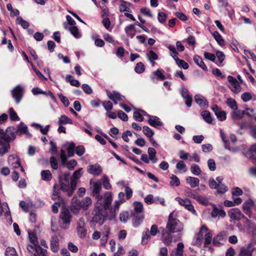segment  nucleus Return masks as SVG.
<instances>
[{
    "instance_id": "f257e3e1",
    "label": "nucleus",
    "mask_w": 256,
    "mask_h": 256,
    "mask_svg": "<svg viewBox=\"0 0 256 256\" xmlns=\"http://www.w3.org/2000/svg\"><path fill=\"white\" fill-rule=\"evenodd\" d=\"M112 200V192H106L104 194V202H96L92 214L91 223L94 224H98L100 225L104 223L108 216L107 210L110 209Z\"/></svg>"
},
{
    "instance_id": "f03ea898",
    "label": "nucleus",
    "mask_w": 256,
    "mask_h": 256,
    "mask_svg": "<svg viewBox=\"0 0 256 256\" xmlns=\"http://www.w3.org/2000/svg\"><path fill=\"white\" fill-rule=\"evenodd\" d=\"M16 138L14 127L9 126L4 131L0 128V156H3L10 150V142Z\"/></svg>"
},
{
    "instance_id": "7ed1b4c3",
    "label": "nucleus",
    "mask_w": 256,
    "mask_h": 256,
    "mask_svg": "<svg viewBox=\"0 0 256 256\" xmlns=\"http://www.w3.org/2000/svg\"><path fill=\"white\" fill-rule=\"evenodd\" d=\"M70 174L68 172H64L60 179V189L64 192L67 193L68 196L72 195L77 186V181L70 178Z\"/></svg>"
},
{
    "instance_id": "20e7f679",
    "label": "nucleus",
    "mask_w": 256,
    "mask_h": 256,
    "mask_svg": "<svg viewBox=\"0 0 256 256\" xmlns=\"http://www.w3.org/2000/svg\"><path fill=\"white\" fill-rule=\"evenodd\" d=\"M228 216L234 220L239 221L242 218L245 220L244 226L249 231L253 233L256 232V226L254 224L250 222V220L241 212L238 208H232L228 212Z\"/></svg>"
},
{
    "instance_id": "39448f33",
    "label": "nucleus",
    "mask_w": 256,
    "mask_h": 256,
    "mask_svg": "<svg viewBox=\"0 0 256 256\" xmlns=\"http://www.w3.org/2000/svg\"><path fill=\"white\" fill-rule=\"evenodd\" d=\"M166 230L172 233L180 232L184 230V224L176 218L174 212H171L168 217Z\"/></svg>"
},
{
    "instance_id": "423d86ee",
    "label": "nucleus",
    "mask_w": 256,
    "mask_h": 256,
    "mask_svg": "<svg viewBox=\"0 0 256 256\" xmlns=\"http://www.w3.org/2000/svg\"><path fill=\"white\" fill-rule=\"evenodd\" d=\"M60 218L62 220V224L61 226V228L64 229L68 228V226L70 223L72 218V216L68 208L64 206L62 208Z\"/></svg>"
},
{
    "instance_id": "0eeeda50",
    "label": "nucleus",
    "mask_w": 256,
    "mask_h": 256,
    "mask_svg": "<svg viewBox=\"0 0 256 256\" xmlns=\"http://www.w3.org/2000/svg\"><path fill=\"white\" fill-rule=\"evenodd\" d=\"M228 232L226 231H222L213 239V244L216 246H220L224 244L226 240Z\"/></svg>"
},
{
    "instance_id": "6e6552de",
    "label": "nucleus",
    "mask_w": 256,
    "mask_h": 256,
    "mask_svg": "<svg viewBox=\"0 0 256 256\" xmlns=\"http://www.w3.org/2000/svg\"><path fill=\"white\" fill-rule=\"evenodd\" d=\"M78 235L80 238H84L86 235V230L85 228L84 219L83 218H80L76 226Z\"/></svg>"
},
{
    "instance_id": "1a4fd4ad",
    "label": "nucleus",
    "mask_w": 256,
    "mask_h": 256,
    "mask_svg": "<svg viewBox=\"0 0 256 256\" xmlns=\"http://www.w3.org/2000/svg\"><path fill=\"white\" fill-rule=\"evenodd\" d=\"M228 80L230 84L229 88L233 92L238 94L241 91L242 88L236 78L231 76H228Z\"/></svg>"
},
{
    "instance_id": "9d476101",
    "label": "nucleus",
    "mask_w": 256,
    "mask_h": 256,
    "mask_svg": "<svg viewBox=\"0 0 256 256\" xmlns=\"http://www.w3.org/2000/svg\"><path fill=\"white\" fill-rule=\"evenodd\" d=\"M176 200L178 202L180 205L184 206L186 210L192 212L194 214L196 215V210H194V206L191 204V202L188 199H182L177 197Z\"/></svg>"
},
{
    "instance_id": "9b49d317",
    "label": "nucleus",
    "mask_w": 256,
    "mask_h": 256,
    "mask_svg": "<svg viewBox=\"0 0 256 256\" xmlns=\"http://www.w3.org/2000/svg\"><path fill=\"white\" fill-rule=\"evenodd\" d=\"M254 206V202L252 199H248L242 204V210L244 213L250 218L253 217L252 209Z\"/></svg>"
},
{
    "instance_id": "f8f14e48",
    "label": "nucleus",
    "mask_w": 256,
    "mask_h": 256,
    "mask_svg": "<svg viewBox=\"0 0 256 256\" xmlns=\"http://www.w3.org/2000/svg\"><path fill=\"white\" fill-rule=\"evenodd\" d=\"M12 98L15 100L17 104L20 103L23 96V88L20 86H16L12 90Z\"/></svg>"
},
{
    "instance_id": "ddd939ff",
    "label": "nucleus",
    "mask_w": 256,
    "mask_h": 256,
    "mask_svg": "<svg viewBox=\"0 0 256 256\" xmlns=\"http://www.w3.org/2000/svg\"><path fill=\"white\" fill-rule=\"evenodd\" d=\"M8 162L9 166L13 169L18 168L20 166V158L16 155L11 154L9 156Z\"/></svg>"
},
{
    "instance_id": "4468645a",
    "label": "nucleus",
    "mask_w": 256,
    "mask_h": 256,
    "mask_svg": "<svg viewBox=\"0 0 256 256\" xmlns=\"http://www.w3.org/2000/svg\"><path fill=\"white\" fill-rule=\"evenodd\" d=\"M101 190V183L100 182H94L92 189V194L94 196H96L97 202H104V200H102V196L100 194Z\"/></svg>"
},
{
    "instance_id": "2eb2a0df",
    "label": "nucleus",
    "mask_w": 256,
    "mask_h": 256,
    "mask_svg": "<svg viewBox=\"0 0 256 256\" xmlns=\"http://www.w3.org/2000/svg\"><path fill=\"white\" fill-rule=\"evenodd\" d=\"M14 134L21 135L25 134L26 136H31V134L28 132V126L24 124L23 122H20L18 126L16 129L14 128Z\"/></svg>"
},
{
    "instance_id": "dca6fc26",
    "label": "nucleus",
    "mask_w": 256,
    "mask_h": 256,
    "mask_svg": "<svg viewBox=\"0 0 256 256\" xmlns=\"http://www.w3.org/2000/svg\"><path fill=\"white\" fill-rule=\"evenodd\" d=\"M172 234L166 230H164L162 233L161 240L168 246H171L172 244L173 236Z\"/></svg>"
},
{
    "instance_id": "f3484780",
    "label": "nucleus",
    "mask_w": 256,
    "mask_h": 256,
    "mask_svg": "<svg viewBox=\"0 0 256 256\" xmlns=\"http://www.w3.org/2000/svg\"><path fill=\"white\" fill-rule=\"evenodd\" d=\"M254 248L252 243L240 248L239 256H252Z\"/></svg>"
},
{
    "instance_id": "a211bd4d",
    "label": "nucleus",
    "mask_w": 256,
    "mask_h": 256,
    "mask_svg": "<svg viewBox=\"0 0 256 256\" xmlns=\"http://www.w3.org/2000/svg\"><path fill=\"white\" fill-rule=\"evenodd\" d=\"M125 192L126 195L123 192H120L118 194V200L123 203L126 202V200H129L131 198L132 196V191L128 186L126 187Z\"/></svg>"
},
{
    "instance_id": "6ab92c4d",
    "label": "nucleus",
    "mask_w": 256,
    "mask_h": 256,
    "mask_svg": "<svg viewBox=\"0 0 256 256\" xmlns=\"http://www.w3.org/2000/svg\"><path fill=\"white\" fill-rule=\"evenodd\" d=\"M148 124L155 128H158L163 126V122L160 121L159 118L156 116H152L148 120Z\"/></svg>"
},
{
    "instance_id": "aec40b11",
    "label": "nucleus",
    "mask_w": 256,
    "mask_h": 256,
    "mask_svg": "<svg viewBox=\"0 0 256 256\" xmlns=\"http://www.w3.org/2000/svg\"><path fill=\"white\" fill-rule=\"evenodd\" d=\"M200 231H205L206 234L204 235V244L208 245L211 243L212 238V233L210 230H209L208 227L206 225H202L200 227Z\"/></svg>"
},
{
    "instance_id": "412c9836",
    "label": "nucleus",
    "mask_w": 256,
    "mask_h": 256,
    "mask_svg": "<svg viewBox=\"0 0 256 256\" xmlns=\"http://www.w3.org/2000/svg\"><path fill=\"white\" fill-rule=\"evenodd\" d=\"M88 173L94 176H99L102 172V169L98 164L90 165L88 168Z\"/></svg>"
},
{
    "instance_id": "4be33fe9",
    "label": "nucleus",
    "mask_w": 256,
    "mask_h": 256,
    "mask_svg": "<svg viewBox=\"0 0 256 256\" xmlns=\"http://www.w3.org/2000/svg\"><path fill=\"white\" fill-rule=\"evenodd\" d=\"M245 114L250 116L248 112L246 113L245 110H241L238 108L233 110L231 113V116L233 120H241Z\"/></svg>"
},
{
    "instance_id": "5701e85b",
    "label": "nucleus",
    "mask_w": 256,
    "mask_h": 256,
    "mask_svg": "<svg viewBox=\"0 0 256 256\" xmlns=\"http://www.w3.org/2000/svg\"><path fill=\"white\" fill-rule=\"evenodd\" d=\"M144 218L142 214H132V224L135 228L138 227L142 223Z\"/></svg>"
},
{
    "instance_id": "b1692460",
    "label": "nucleus",
    "mask_w": 256,
    "mask_h": 256,
    "mask_svg": "<svg viewBox=\"0 0 256 256\" xmlns=\"http://www.w3.org/2000/svg\"><path fill=\"white\" fill-rule=\"evenodd\" d=\"M106 94L108 98L110 100L114 99V100H118V101L124 100V96L120 94L118 92L116 91H113L110 92L108 90H106Z\"/></svg>"
},
{
    "instance_id": "393cba45",
    "label": "nucleus",
    "mask_w": 256,
    "mask_h": 256,
    "mask_svg": "<svg viewBox=\"0 0 256 256\" xmlns=\"http://www.w3.org/2000/svg\"><path fill=\"white\" fill-rule=\"evenodd\" d=\"M194 101L200 106L208 107V101L200 94H196L194 96Z\"/></svg>"
},
{
    "instance_id": "a878e982",
    "label": "nucleus",
    "mask_w": 256,
    "mask_h": 256,
    "mask_svg": "<svg viewBox=\"0 0 256 256\" xmlns=\"http://www.w3.org/2000/svg\"><path fill=\"white\" fill-rule=\"evenodd\" d=\"M120 4L119 6V10L121 12H130V4L124 0H120Z\"/></svg>"
},
{
    "instance_id": "bb28decb",
    "label": "nucleus",
    "mask_w": 256,
    "mask_h": 256,
    "mask_svg": "<svg viewBox=\"0 0 256 256\" xmlns=\"http://www.w3.org/2000/svg\"><path fill=\"white\" fill-rule=\"evenodd\" d=\"M122 204H123V202H121V201L119 200L115 201L114 208H111L110 210L111 218H114L116 217V212L118 210L120 206Z\"/></svg>"
},
{
    "instance_id": "cd10ccee",
    "label": "nucleus",
    "mask_w": 256,
    "mask_h": 256,
    "mask_svg": "<svg viewBox=\"0 0 256 256\" xmlns=\"http://www.w3.org/2000/svg\"><path fill=\"white\" fill-rule=\"evenodd\" d=\"M81 200H78L76 197L74 196L72 200L71 210L74 212L76 211L81 208Z\"/></svg>"
},
{
    "instance_id": "c85d7f7f",
    "label": "nucleus",
    "mask_w": 256,
    "mask_h": 256,
    "mask_svg": "<svg viewBox=\"0 0 256 256\" xmlns=\"http://www.w3.org/2000/svg\"><path fill=\"white\" fill-rule=\"evenodd\" d=\"M186 182L189 184L192 188H194L198 186L200 180L198 178L192 176H188L186 179Z\"/></svg>"
},
{
    "instance_id": "c756f323",
    "label": "nucleus",
    "mask_w": 256,
    "mask_h": 256,
    "mask_svg": "<svg viewBox=\"0 0 256 256\" xmlns=\"http://www.w3.org/2000/svg\"><path fill=\"white\" fill-rule=\"evenodd\" d=\"M194 62L200 68H201L203 70L205 71H208V68L204 64L201 57H200L198 55H195L194 56Z\"/></svg>"
},
{
    "instance_id": "7c9ffc66",
    "label": "nucleus",
    "mask_w": 256,
    "mask_h": 256,
    "mask_svg": "<svg viewBox=\"0 0 256 256\" xmlns=\"http://www.w3.org/2000/svg\"><path fill=\"white\" fill-rule=\"evenodd\" d=\"M51 250L54 252H56L59 249L58 240L56 236H53L50 242Z\"/></svg>"
},
{
    "instance_id": "2f4dec72",
    "label": "nucleus",
    "mask_w": 256,
    "mask_h": 256,
    "mask_svg": "<svg viewBox=\"0 0 256 256\" xmlns=\"http://www.w3.org/2000/svg\"><path fill=\"white\" fill-rule=\"evenodd\" d=\"M148 152L149 156V159L152 160L153 164L156 163L158 161V158L156 156V150L152 148H149Z\"/></svg>"
},
{
    "instance_id": "473e14b6",
    "label": "nucleus",
    "mask_w": 256,
    "mask_h": 256,
    "mask_svg": "<svg viewBox=\"0 0 256 256\" xmlns=\"http://www.w3.org/2000/svg\"><path fill=\"white\" fill-rule=\"evenodd\" d=\"M66 145L68 146L66 150L68 154V156H73L74 154V150L76 148L75 144L74 142H70L68 143Z\"/></svg>"
},
{
    "instance_id": "72a5a7b5",
    "label": "nucleus",
    "mask_w": 256,
    "mask_h": 256,
    "mask_svg": "<svg viewBox=\"0 0 256 256\" xmlns=\"http://www.w3.org/2000/svg\"><path fill=\"white\" fill-rule=\"evenodd\" d=\"M34 256H47V250L38 244L35 248Z\"/></svg>"
},
{
    "instance_id": "f704fd0d",
    "label": "nucleus",
    "mask_w": 256,
    "mask_h": 256,
    "mask_svg": "<svg viewBox=\"0 0 256 256\" xmlns=\"http://www.w3.org/2000/svg\"><path fill=\"white\" fill-rule=\"evenodd\" d=\"M60 125L66 124H72V120L66 115H62L58 122Z\"/></svg>"
},
{
    "instance_id": "c9c22d12",
    "label": "nucleus",
    "mask_w": 256,
    "mask_h": 256,
    "mask_svg": "<svg viewBox=\"0 0 256 256\" xmlns=\"http://www.w3.org/2000/svg\"><path fill=\"white\" fill-rule=\"evenodd\" d=\"M81 208L86 210L92 204V200L90 197H86L81 200Z\"/></svg>"
},
{
    "instance_id": "e433bc0d",
    "label": "nucleus",
    "mask_w": 256,
    "mask_h": 256,
    "mask_svg": "<svg viewBox=\"0 0 256 256\" xmlns=\"http://www.w3.org/2000/svg\"><path fill=\"white\" fill-rule=\"evenodd\" d=\"M201 116H202L204 120L208 124H212V118L211 116L210 113L208 110H204L202 112Z\"/></svg>"
},
{
    "instance_id": "4c0bfd02",
    "label": "nucleus",
    "mask_w": 256,
    "mask_h": 256,
    "mask_svg": "<svg viewBox=\"0 0 256 256\" xmlns=\"http://www.w3.org/2000/svg\"><path fill=\"white\" fill-rule=\"evenodd\" d=\"M194 199L203 205L206 206L208 204V199L206 197L199 194L198 192Z\"/></svg>"
},
{
    "instance_id": "58836bf2",
    "label": "nucleus",
    "mask_w": 256,
    "mask_h": 256,
    "mask_svg": "<svg viewBox=\"0 0 256 256\" xmlns=\"http://www.w3.org/2000/svg\"><path fill=\"white\" fill-rule=\"evenodd\" d=\"M66 80L67 82H70L72 86L78 87L80 86V83L78 80L74 79V77L71 75H67L66 78Z\"/></svg>"
},
{
    "instance_id": "ea45409f",
    "label": "nucleus",
    "mask_w": 256,
    "mask_h": 256,
    "mask_svg": "<svg viewBox=\"0 0 256 256\" xmlns=\"http://www.w3.org/2000/svg\"><path fill=\"white\" fill-rule=\"evenodd\" d=\"M41 176L42 180L45 181H50L52 180V176L49 170H44L41 172Z\"/></svg>"
},
{
    "instance_id": "a19ab883",
    "label": "nucleus",
    "mask_w": 256,
    "mask_h": 256,
    "mask_svg": "<svg viewBox=\"0 0 256 256\" xmlns=\"http://www.w3.org/2000/svg\"><path fill=\"white\" fill-rule=\"evenodd\" d=\"M8 112L10 116V118L12 121H18L20 120V118L12 108H9Z\"/></svg>"
},
{
    "instance_id": "79ce46f5",
    "label": "nucleus",
    "mask_w": 256,
    "mask_h": 256,
    "mask_svg": "<svg viewBox=\"0 0 256 256\" xmlns=\"http://www.w3.org/2000/svg\"><path fill=\"white\" fill-rule=\"evenodd\" d=\"M71 34L76 38H78L81 37V34L80 33L78 28L76 26H72L68 28V30Z\"/></svg>"
},
{
    "instance_id": "37998d69",
    "label": "nucleus",
    "mask_w": 256,
    "mask_h": 256,
    "mask_svg": "<svg viewBox=\"0 0 256 256\" xmlns=\"http://www.w3.org/2000/svg\"><path fill=\"white\" fill-rule=\"evenodd\" d=\"M212 36L214 37L215 40L220 46H223L224 45V40L222 38L221 35L217 32L215 31L212 34Z\"/></svg>"
},
{
    "instance_id": "c03bdc74",
    "label": "nucleus",
    "mask_w": 256,
    "mask_h": 256,
    "mask_svg": "<svg viewBox=\"0 0 256 256\" xmlns=\"http://www.w3.org/2000/svg\"><path fill=\"white\" fill-rule=\"evenodd\" d=\"M134 214H142L143 210V204L142 202H134Z\"/></svg>"
},
{
    "instance_id": "a18cd8bd",
    "label": "nucleus",
    "mask_w": 256,
    "mask_h": 256,
    "mask_svg": "<svg viewBox=\"0 0 256 256\" xmlns=\"http://www.w3.org/2000/svg\"><path fill=\"white\" fill-rule=\"evenodd\" d=\"M175 61L177 65L180 68H182L184 70H187L189 66L188 64L183 60H180L178 58H176Z\"/></svg>"
},
{
    "instance_id": "49530a36",
    "label": "nucleus",
    "mask_w": 256,
    "mask_h": 256,
    "mask_svg": "<svg viewBox=\"0 0 256 256\" xmlns=\"http://www.w3.org/2000/svg\"><path fill=\"white\" fill-rule=\"evenodd\" d=\"M226 104L232 109L234 110L238 108V105L236 100L232 98H228L226 100Z\"/></svg>"
},
{
    "instance_id": "de8ad7c7",
    "label": "nucleus",
    "mask_w": 256,
    "mask_h": 256,
    "mask_svg": "<svg viewBox=\"0 0 256 256\" xmlns=\"http://www.w3.org/2000/svg\"><path fill=\"white\" fill-rule=\"evenodd\" d=\"M66 18L68 21V23H66V22L64 23V26L66 30H68V28H70L68 26V25L74 26V25L76 24V22L70 16L67 15L66 16Z\"/></svg>"
},
{
    "instance_id": "09e8293b",
    "label": "nucleus",
    "mask_w": 256,
    "mask_h": 256,
    "mask_svg": "<svg viewBox=\"0 0 256 256\" xmlns=\"http://www.w3.org/2000/svg\"><path fill=\"white\" fill-rule=\"evenodd\" d=\"M143 133L148 138H150L154 135V132L148 126H144L142 128Z\"/></svg>"
},
{
    "instance_id": "8fccbe9b",
    "label": "nucleus",
    "mask_w": 256,
    "mask_h": 256,
    "mask_svg": "<svg viewBox=\"0 0 256 256\" xmlns=\"http://www.w3.org/2000/svg\"><path fill=\"white\" fill-rule=\"evenodd\" d=\"M147 58L151 63H154V60L158 59L157 54L153 50H150L146 54Z\"/></svg>"
},
{
    "instance_id": "3c124183",
    "label": "nucleus",
    "mask_w": 256,
    "mask_h": 256,
    "mask_svg": "<svg viewBox=\"0 0 256 256\" xmlns=\"http://www.w3.org/2000/svg\"><path fill=\"white\" fill-rule=\"evenodd\" d=\"M145 68L144 64L142 62H139L136 64L134 70L137 74H140L144 72Z\"/></svg>"
},
{
    "instance_id": "603ef678",
    "label": "nucleus",
    "mask_w": 256,
    "mask_h": 256,
    "mask_svg": "<svg viewBox=\"0 0 256 256\" xmlns=\"http://www.w3.org/2000/svg\"><path fill=\"white\" fill-rule=\"evenodd\" d=\"M191 172L196 176H198L200 174L202 170L200 166L196 164H192L190 166Z\"/></svg>"
},
{
    "instance_id": "864d4df0",
    "label": "nucleus",
    "mask_w": 256,
    "mask_h": 256,
    "mask_svg": "<svg viewBox=\"0 0 256 256\" xmlns=\"http://www.w3.org/2000/svg\"><path fill=\"white\" fill-rule=\"evenodd\" d=\"M150 238L149 234V230L146 228V232H143L141 244L143 245L146 244Z\"/></svg>"
},
{
    "instance_id": "5fc2aeb1",
    "label": "nucleus",
    "mask_w": 256,
    "mask_h": 256,
    "mask_svg": "<svg viewBox=\"0 0 256 256\" xmlns=\"http://www.w3.org/2000/svg\"><path fill=\"white\" fill-rule=\"evenodd\" d=\"M102 185L104 189L108 190L111 189L112 186L110 183L108 177L106 176H103L102 178Z\"/></svg>"
},
{
    "instance_id": "6e6d98bb",
    "label": "nucleus",
    "mask_w": 256,
    "mask_h": 256,
    "mask_svg": "<svg viewBox=\"0 0 256 256\" xmlns=\"http://www.w3.org/2000/svg\"><path fill=\"white\" fill-rule=\"evenodd\" d=\"M6 256H18L16 250L12 247H8L5 252Z\"/></svg>"
},
{
    "instance_id": "4d7b16f0",
    "label": "nucleus",
    "mask_w": 256,
    "mask_h": 256,
    "mask_svg": "<svg viewBox=\"0 0 256 256\" xmlns=\"http://www.w3.org/2000/svg\"><path fill=\"white\" fill-rule=\"evenodd\" d=\"M28 234L30 242H32V244H38V238L36 234L34 232H32L30 231H28Z\"/></svg>"
},
{
    "instance_id": "13d9d810",
    "label": "nucleus",
    "mask_w": 256,
    "mask_h": 256,
    "mask_svg": "<svg viewBox=\"0 0 256 256\" xmlns=\"http://www.w3.org/2000/svg\"><path fill=\"white\" fill-rule=\"evenodd\" d=\"M60 158L62 165L64 166L67 162L68 158H69V156H66V151L63 149L60 150Z\"/></svg>"
},
{
    "instance_id": "bf43d9fd",
    "label": "nucleus",
    "mask_w": 256,
    "mask_h": 256,
    "mask_svg": "<svg viewBox=\"0 0 256 256\" xmlns=\"http://www.w3.org/2000/svg\"><path fill=\"white\" fill-rule=\"evenodd\" d=\"M16 23L20 24L24 28H26L30 26L29 23L22 19V18L18 16L16 18Z\"/></svg>"
},
{
    "instance_id": "052dcab7",
    "label": "nucleus",
    "mask_w": 256,
    "mask_h": 256,
    "mask_svg": "<svg viewBox=\"0 0 256 256\" xmlns=\"http://www.w3.org/2000/svg\"><path fill=\"white\" fill-rule=\"evenodd\" d=\"M171 181L170 182V185L172 186H178L180 184V181L179 178L175 175L172 174L170 177Z\"/></svg>"
},
{
    "instance_id": "680f3d73",
    "label": "nucleus",
    "mask_w": 256,
    "mask_h": 256,
    "mask_svg": "<svg viewBox=\"0 0 256 256\" xmlns=\"http://www.w3.org/2000/svg\"><path fill=\"white\" fill-rule=\"evenodd\" d=\"M216 189L217 192L221 194H224L228 190V187L224 184H218Z\"/></svg>"
},
{
    "instance_id": "e2e57ef3",
    "label": "nucleus",
    "mask_w": 256,
    "mask_h": 256,
    "mask_svg": "<svg viewBox=\"0 0 256 256\" xmlns=\"http://www.w3.org/2000/svg\"><path fill=\"white\" fill-rule=\"evenodd\" d=\"M75 150L76 154L78 156H82L85 152V148L84 146L80 145L76 146Z\"/></svg>"
},
{
    "instance_id": "0e129e2a",
    "label": "nucleus",
    "mask_w": 256,
    "mask_h": 256,
    "mask_svg": "<svg viewBox=\"0 0 256 256\" xmlns=\"http://www.w3.org/2000/svg\"><path fill=\"white\" fill-rule=\"evenodd\" d=\"M216 116L220 121H224L226 118V112L222 111L221 110L220 111L217 112V113L216 114Z\"/></svg>"
},
{
    "instance_id": "69168bd1",
    "label": "nucleus",
    "mask_w": 256,
    "mask_h": 256,
    "mask_svg": "<svg viewBox=\"0 0 256 256\" xmlns=\"http://www.w3.org/2000/svg\"><path fill=\"white\" fill-rule=\"evenodd\" d=\"M50 163L51 167L54 170H57L58 168V163L56 158L54 156H51L50 158Z\"/></svg>"
},
{
    "instance_id": "338daca9",
    "label": "nucleus",
    "mask_w": 256,
    "mask_h": 256,
    "mask_svg": "<svg viewBox=\"0 0 256 256\" xmlns=\"http://www.w3.org/2000/svg\"><path fill=\"white\" fill-rule=\"evenodd\" d=\"M167 18L168 16L165 13L163 12H159L158 13V19L160 23H164L166 21Z\"/></svg>"
},
{
    "instance_id": "774afa93",
    "label": "nucleus",
    "mask_w": 256,
    "mask_h": 256,
    "mask_svg": "<svg viewBox=\"0 0 256 256\" xmlns=\"http://www.w3.org/2000/svg\"><path fill=\"white\" fill-rule=\"evenodd\" d=\"M58 98L60 99V101L62 102V104H64V106L66 107H68L70 104V102H69V100H68V98L66 96H64L62 94H58Z\"/></svg>"
}]
</instances>
